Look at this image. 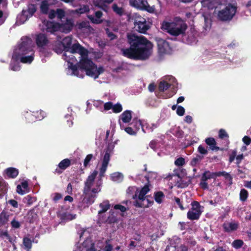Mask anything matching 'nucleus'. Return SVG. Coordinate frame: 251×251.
<instances>
[{"mask_svg":"<svg viewBox=\"0 0 251 251\" xmlns=\"http://www.w3.org/2000/svg\"><path fill=\"white\" fill-rule=\"evenodd\" d=\"M93 157L92 154H89L86 156L84 161V166L86 167L89 164V162Z\"/></svg>","mask_w":251,"mask_h":251,"instance_id":"obj_49","label":"nucleus"},{"mask_svg":"<svg viewBox=\"0 0 251 251\" xmlns=\"http://www.w3.org/2000/svg\"><path fill=\"white\" fill-rule=\"evenodd\" d=\"M116 220H117L116 218L114 216H112L111 217V216L108 217V218H107V219L106 220V222L109 223H112L115 222L116 221Z\"/></svg>","mask_w":251,"mask_h":251,"instance_id":"obj_62","label":"nucleus"},{"mask_svg":"<svg viewBox=\"0 0 251 251\" xmlns=\"http://www.w3.org/2000/svg\"><path fill=\"white\" fill-rule=\"evenodd\" d=\"M154 197L156 202L161 203L164 198V195L162 192L159 191L154 193Z\"/></svg>","mask_w":251,"mask_h":251,"instance_id":"obj_35","label":"nucleus"},{"mask_svg":"<svg viewBox=\"0 0 251 251\" xmlns=\"http://www.w3.org/2000/svg\"><path fill=\"white\" fill-rule=\"evenodd\" d=\"M215 0H202L201 1L202 10L204 11L206 9H212L215 7Z\"/></svg>","mask_w":251,"mask_h":251,"instance_id":"obj_24","label":"nucleus"},{"mask_svg":"<svg viewBox=\"0 0 251 251\" xmlns=\"http://www.w3.org/2000/svg\"><path fill=\"white\" fill-rule=\"evenodd\" d=\"M217 176L216 173H212L209 171H205L202 176L201 179L203 180H207L209 179L215 178Z\"/></svg>","mask_w":251,"mask_h":251,"instance_id":"obj_32","label":"nucleus"},{"mask_svg":"<svg viewBox=\"0 0 251 251\" xmlns=\"http://www.w3.org/2000/svg\"><path fill=\"white\" fill-rule=\"evenodd\" d=\"M158 52L160 55L170 54L172 52V49L168 43L164 40L158 38L156 39Z\"/></svg>","mask_w":251,"mask_h":251,"instance_id":"obj_15","label":"nucleus"},{"mask_svg":"<svg viewBox=\"0 0 251 251\" xmlns=\"http://www.w3.org/2000/svg\"><path fill=\"white\" fill-rule=\"evenodd\" d=\"M33 113L35 116V120H41L46 116V113L41 110L33 112Z\"/></svg>","mask_w":251,"mask_h":251,"instance_id":"obj_38","label":"nucleus"},{"mask_svg":"<svg viewBox=\"0 0 251 251\" xmlns=\"http://www.w3.org/2000/svg\"><path fill=\"white\" fill-rule=\"evenodd\" d=\"M113 107V103L111 102H107L103 103V112L107 111L112 109Z\"/></svg>","mask_w":251,"mask_h":251,"instance_id":"obj_48","label":"nucleus"},{"mask_svg":"<svg viewBox=\"0 0 251 251\" xmlns=\"http://www.w3.org/2000/svg\"><path fill=\"white\" fill-rule=\"evenodd\" d=\"M66 193L68 194H72L73 192L72 186L71 183H69L66 189Z\"/></svg>","mask_w":251,"mask_h":251,"instance_id":"obj_64","label":"nucleus"},{"mask_svg":"<svg viewBox=\"0 0 251 251\" xmlns=\"http://www.w3.org/2000/svg\"><path fill=\"white\" fill-rule=\"evenodd\" d=\"M43 29L48 32L53 33L57 31H60L64 33L69 32L73 28L74 22L72 19H67L65 23L60 24L48 21L43 22Z\"/></svg>","mask_w":251,"mask_h":251,"instance_id":"obj_6","label":"nucleus"},{"mask_svg":"<svg viewBox=\"0 0 251 251\" xmlns=\"http://www.w3.org/2000/svg\"><path fill=\"white\" fill-rule=\"evenodd\" d=\"M134 19V25L139 32L145 33L150 28L149 25L147 23L146 19L137 14L133 16Z\"/></svg>","mask_w":251,"mask_h":251,"instance_id":"obj_12","label":"nucleus"},{"mask_svg":"<svg viewBox=\"0 0 251 251\" xmlns=\"http://www.w3.org/2000/svg\"><path fill=\"white\" fill-rule=\"evenodd\" d=\"M102 13L100 11H97L95 13V17H94L92 15H89L88 16V18L91 20V21L94 24H100L102 22V20L100 19L102 16Z\"/></svg>","mask_w":251,"mask_h":251,"instance_id":"obj_27","label":"nucleus"},{"mask_svg":"<svg viewBox=\"0 0 251 251\" xmlns=\"http://www.w3.org/2000/svg\"><path fill=\"white\" fill-rule=\"evenodd\" d=\"M176 80L175 77L172 76H166L163 78L159 84V90L160 91H164L166 90L169 87L172 86L173 89L172 94L166 96V98L171 97L176 93Z\"/></svg>","mask_w":251,"mask_h":251,"instance_id":"obj_8","label":"nucleus"},{"mask_svg":"<svg viewBox=\"0 0 251 251\" xmlns=\"http://www.w3.org/2000/svg\"><path fill=\"white\" fill-rule=\"evenodd\" d=\"M112 9L116 13L120 15H121L123 13V9L118 7L116 4H113Z\"/></svg>","mask_w":251,"mask_h":251,"instance_id":"obj_46","label":"nucleus"},{"mask_svg":"<svg viewBox=\"0 0 251 251\" xmlns=\"http://www.w3.org/2000/svg\"><path fill=\"white\" fill-rule=\"evenodd\" d=\"M127 37L130 47L122 50L125 56L131 59H146L151 55L152 44L144 37L129 33Z\"/></svg>","mask_w":251,"mask_h":251,"instance_id":"obj_2","label":"nucleus"},{"mask_svg":"<svg viewBox=\"0 0 251 251\" xmlns=\"http://www.w3.org/2000/svg\"><path fill=\"white\" fill-rule=\"evenodd\" d=\"M112 110L114 113H120L122 111L123 107L120 103H117L114 105L113 104V107Z\"/></svg>","mask_w":251,"mask_h":251,"instance_id":"obj_42","label":"nucleus"},{"mask_svg":"<svg viewBox=\"0 0 251 251\" xmlns=\"http://www.w3.org/2000/svg\"><path fill=\"white\" fill-rule=\"evenodd\" d=\"M238 223L235 221L226 222L223 225V227L226 232H231L236 230L238 227Z\"/></svg>","mask_w":251,"mask_h":251,"instance_id":"obj_21","label":"nucleus"},{"mask_svg":"<svg viewBox=\"0 0 251 251\" xmlns=\"http://www.w3.org/2000/svg\"><path fill=\"white\" fill-rule=\"evenodd\" d=\"M206 180H203L202 179H201V182L200 183L201 187L203 189H207L208 188L207 183L206 182Z\"/></svg>","mask_w":251,"mask_h":251,"instance_id":"obj_61","label":"nucleus"},{"mask_svg":"<svg viewBox=\"0 0 251 251\" xmlns=\"http://www.w3.org/2000/svg\"><path fill=\"white\" fill-rule=\"evenodd\" d=\"M24 201L28 204H31L35 201V199L34 198H33L30 196L28 195L24 198Z\"/></svg>","mask_w":251,"mask_h":251,"instance_id":"obj_53","label":"nucleus"},{"mask_svg":"<svg viewBox=\"0 0 251 251\" xmlns=\"http://www.w3.org/2000/svg\"><path fill=\"white\" fill-rule=\"evenodd\" d=\"M248 196V193L247 190L243 189L241 190L240 193V199L242 201H245Z\"/></svg>","mask_w":251,"mask_h":251,"instance_id":"obj_43","label":"nucleus"},{"mask_svg":"<svg viewBox=\"0 0 251 251\" xmlns=\"http://www.w3.org/2000/svg\"><path fill=\"white\" fill-rule=\"evenodd\" d=\"M161 28L167 31L171 35L177 36L185 32L187 25L181 19L176 18L172 22H163Z\"/></svg>","mask_w":251,"mask_h":251,"instance_id":"obj_5","label":"nucleus"},{"mask_svg":"<svg viewBox=\"0 0 251 251\" xmlns=\"http://www.w3.org/2000/svg\"><path fill=\"white\" fill-rule=\"evenodd\" d=\"M203 16L204 18V21L205 23V29L208 28L211 25V16L209 14L206 15L203 14Z\"/></svg>","mask_w":251,"mask_h":251,"instance_id":"obj_41","label":"nucleus"},{"mask_svg":"<svg viewBox=\"0 0 251 251\" xmlns=\"http://www.w3.org/2000/svg\"><path fill=\"white\" fill-rule=\"evenodd\" d=\"M243 244V242L241 240H235L232 244V246L235 249L241 248Z\"/></svg>","mask_w":251,"mask_h":251,"instance_id":"obj_47","label":"nucleus"},{"mask_svg":"<svg viewBox=\"0 0 251 251\" xmlns=\"http://www.w3.org/2000/svg\"><path fill=\"white\" fill-rule=\"evenodd\" d=\"M110 178L114 181L120 182L123 179V175L119 172H116L111 175Z\"/></svg>","mask_w":251,"mask_h":251,"instance_id":"obj_31","label":"nucleus"},{"mask_svg":"<svg viewBox=\"0 0 251 251\" xmlns=\"http://www.w3.org/2000/svg\"><path fill=\"white\" fill-rule=\"evenodd\" d=\"M62 198V195L59 193H54L52 195V199L54 201H56Z\"/></svg>","mask_w":251,"mask_h":251,"instance_id":"obj_57","label":"nucleus"},{"mask_svg":"<svg viewBox=\"0 0 251 251\" xmlns=\"http://www.w3.org/2000/svg\"><path fill=\"white\" fill-rule=\"evenodd\" d=\"M75 214H70L69 213H65L63 215V217L64 218V219L70 220H72L73 219H75Z\"/></svg>","mask_w":251,"mask_h":251,"instance_id":"obj_52","label":"nucleus"},{"mask_svg":"<svg viewBox=\"0 0 251 251\" xmlns=\"http://www.w3.org/2000/svg\"><path fill=\"white\" fill-rule=\"evenodd\" d=\"M23 245L25 249L29 250L32 247V242L30 239L27 237H24L23 239Z\"/></svg>","mask_w":251,"mask_h":251,"instance_id":"obj_39","label":"nucleus"},{"mask_svg":"<svg viewBox=\"0 0 251 251\" xmlns=\"http://www.w3.org/2000/svg\"><path fill=\"white\" fill-rule=\"evenodd\" d=\"M36 9L33 5H29L27 9L23 10L22 13L18 15L17 23L18 24H24L33 15Z\"/></svg>","mask_w":251,"mask_h":251,"instance_id":"obj_13","label":"nucleus"},{"mask_svg":"<svg viewBox=\"0 0 251 251\" xmlns=\"http://www.w3.org/2000/svg\"><path fill=\"white\" fill-rule=\"evenodd\" d=\"M75 26L77 29L82 32H87L90 31L89 23L88 22L77 23Z\"/></svg>","mask_w":251,"mask_h":251,"instance_id":"obj_25","label":"nucleus"},{"mask_svg":"<svg viewBox=\"0 0 251 251\" xmlns=\"http://www.w3.org/2000/svg\"><path fill=\"white\" fill-rule=\"evenodd\" d=\"M25 118L27 119V120L29 122H34L35 120V116H34V114L30 112H26L25 114Z\"/></svg>","mask_w":251,"mask_h":251,"instance_id":"obj_44","label":"nucleus"},{"mask_svg":"<svg viewBox=\"0 0 251 251\" xmlns=\"http://www.w3.org/2000/svg\"><path fill=\"white\" fill-rule=\"evenodd\" d=\"M243 142L246 145H249L251 142V139L250 137H249L247 136H245L242 139Z\"/></svg>","mask_w":251,"mask_h":251,"instance_id":"obj_59","label":"nucleus"},{"mask_svg":"<svg viewBox=\"0 0 251 251\" xmlns=\"http://www.w3.org/2000/svg\"><path fill=\"white\" fill-rule=\"evenodd\" d=\"M176 113L179 116H182L185 113V109L181 106H178L176 109Z\"/></svg>","mask_w":251,"mask_h":251,"instance_id":"obj_51","label":"nucleus"},{"mask_svg":"<svg viewBox=\"0 0 251 251\" xmlns=\"http://www.w3.org/2000/svg\"><path fill=\"white\" fill-rule=\"evenodd\" d=\"M113 0H93V3L94 6L106 11L107 5L112 3Z\"/></svg>","mask_w":251,"mask_h":251,"instance_id":"obj_18","label":"nucleus"},{"mask_svg":"<svg viewBox=\"0 0 251 251\" xmlns=\"http://www.w3.org/2000/svg\"><path fill=\"white\" fill-rule=\"evenodd\" d=\"M93 105L100 111L103 112V102L100 100H95L93 101Z\"/></svg>","mask_w":251,"mask_h":251,"instance_id":"obj_40","label":"nucleus"},{"mask_svg":"<svg viewBox=\"0 0 251 251\" xmlns=\"http://www.w3.org/2000/svg\"><path fill=\"white\" fill-rule=\"evenodd\" d=\"M198 151L200 154L198 155L196 157L194 158L193 161L196 162L201 160L204 157L208 154V150L207 148L203 147L202 145H200L198 148Z\"/></svg>","mask_w":251,"mask_h":251,"instance_id":"obj_20","label":"nucleus"},{"mask_svg":"<svg viewBox=\"0 0 251 251\" xmlns=\"http://www.w3.org/2000/svg\"><path fill=\"white\" fill-rule=\"evenodd\" d=\"M0 236L3 239H6L11 242L10 237L9 236L7 232L4 230H1L0 231Z\"/></svg>","mask_w":251,"mask_h":251,"instance_id":"obj_50","label":"nucleus"},{"mask_svg":"<svg viewBox=\"0 0 251 251\" xmlns=\"http://www.w3.org/2000/svg\"><path fill=\"white\" fill-rule=\"evenodd\" d=\"M7 176L11 178H15L18 175V171L14 168H9L5 170Z\"/></svg>","mask_w":251,"mask_h":251,"instance_id":"obj_30","label":"nucleus"},{"mask_svg":"<svg viewBox=\"0 0 251 251\" xmlns=\"http://www.w3.org/2000/svg\"><path fill=\"white\" fill-rule=\"evenodd\" d=\"M114 209L116 210H120L121 212H125L126 211V208L121 205L116 204L114 206Z\"/></svg>","mask_w":251,"mask_h":251,"instance_id":"obj_58","label":"nucleus"},{"mask_svg":"<svg viewBox=\"0 0 251 251\" xmlns=\"http://www.w3.org/2000/svg\"><path fill=\"white\" fill-rule=\"evenodd\" d=\"M130 4L134 7L141 10H145L151 13H156L154 6H151L146 0H130Z\"/></svg>","mask_w":251,"mask_h":251,"instance_id":"obj_10","label":"nucleus"},{"mask_svg":"<svg viewBox=\"0 0 251 251\" xmlns=\"http://www.w3.org/2000/svg\"><path fill=\"white\" fill-rule=\"evenodd\" d=\"M132 119V111L130 110L125 111L120 116L119 123L121 129L124 128V124L129 123Z\"/></svg>","mask_w":251,"mask_h":251,"instance_id":"obj_16","label":"nucleus"},{"mask_svg":"<svg viewBox=\"0 0 251 251\" xmlns=\"http://www.w3.org/2000/svg\"><path fill=\"white\" fill-rule=\"evenodd\" d=\"M8 220V215L5 211H2L0 214V226L5 225Z\"/></svg>","mask_w":251,"mask_h":251,"instance_id":"obj_34","label":"nucleus"},{"mask_svg":"<svg viewBox=\"0 0 251 251\" xmlns=\"http://www.w3.org/2000/svg\"><path fill=\"white\" fill-rule=\"evenodd\" d=\"M97 174V171H94L88 176L85 182L83 195L81 198V201H80L78 205L80 208L88 207L90 205L93 203L96 197V194L100 191L101 180H95Z\"/></svg>","mask_w":251,"mask_h":251,"instance_id":"obj_3","label":"nucleus"},{"mask_svg":"<svg viewBox=\"0 0 251 251\" xmlns=\"http://www.w3.org/2000/svg\"><path fill=\"white\" fill-rule=\"evenodd\" d=\"M134 130L136 131V132L138 130H139L140 127H142V131L145 133V126L146 124V121L145 120H134Z\"/></svg>","mask_w":251,"mask_h":251,"instance_id":"obj_26","label":"nucleus"},{"mask_svg":"<svg viewBox=\"0 0 251 251\" xmlns=\"http://www.w3.org/2000/svg\"><path fill=\"white\" fill-rule=\"evenodd\" d=\"M205 142L212 151H218L219 150V148L216 146V141L213 138H207L205 139Z\"/></svg>","mask_w":251,"mask_h":251,"instance_id":"obj_28","label":"nucleus"},{"mask_svg":"<svg viewBox=\"0 0 251 251\" xmlns=\"http://www.w3.org/2000/svg\"><path fill=\"white\" fill-rule=\"evenodd\" d=\"M192 208L187 213V218L191 220L198 219L201 214V207L197 201L192 202Z\"/></svg>","mask_w":251,"mask_h":251,"instance_id":"obj_14","label":"nucleus"},{"mask_svg":"<svg viewBox=\"0 0 251 251\" xmlns=\"http://www.w3.org/2000/svg\"><path fill=\"white\" fill-rule=\"evenodd\" d=\"M219 136L221 138H224L225 137H228V135L224 129H221L219 130Z\"/></svg>","mask_w":251,"mask_h":251,"instance_id":"obj_56","label":"nucleus"},{"mask_svg":"<svg viewBox=\"0 0 251 251\" xmlns=\"http://www.w3.org/2000/svg\"><path fill=\"white\" fill-rule=\"evenodd\" d=\"M55 16H57L59 19H61L65 16V12L61 9H57L56 11L50 9L49 12V17L50 19H53Z\"/></svg>","mask_w":251,"mask_h":251,"instance_id":"obj_22","label":"nucleus"},{"mask_svg":"<svg viewBox=\"0 0 251 251\" xmlns=\"http://www.w3.org/2000/svg\"><path fill=\"white\" fill-rule=\"evenodd\" d=\"M11 226L13 227L17 228L20 227V223L19 222L14 220L11 222Z\"/></svg>","mask_w":251,"mask_h":251,"instance_id":"obj_60","label":"nucleus"},{"mask_svg":"<svg viewBox=\"0 0 251 251\" xmlns=\"http://www.w3.org/2000/svg\"><path fill=\"white\" fill-rule=\"evenodd\" d=\"M114 147V146L113 144H110L108 145L107 150L105 153V154L102 159L101 164L99 169L100 176V177L104 176V174L107 169V167L110 160V154L112 152Z\"/></svg>","mask_w":251,"mask_h":251,"instance_id":"obj_11","label":"nucleus"},{"mask_svg":"<svg viewBox=\"0 0 251 251\" xmlns=\"http://www.w3.org/2000/svg\"><path fill=\"white\" fill-rule=\"evenodd\" d=\"M36 43L38 47L40 49V51H42V50L48 46L49 40L45 34H39L36 36Z\"/></svg>","mask_w":251,"mask_h":251,"instance_id":"obj_17","label":"nucleus"},{"mask_svg":"<svg viewBox=\"0 0 251 251\" xmlns=\"http://www.w3.org/2000/svg\"><path fill=\"white\" fill-rule=\"evenodd\" d=\"M89 7L88 5H83L79 8L73 11V13L83 14L89 11Z\"/></svg>","mask_w":251,"mask_h":251,"instance_id":"obj_37","label":"nucleus"},{"mask_svg":"<svg viewBox=\"0 0 251 251\" xmlns=\"http://www.w3.org/2000/svg\"><path fill=\"white\" fill-rule=\"evenodd\" d=\"M236 11V7L231 4H228L225 5L218 12V18L223 21L230 20L235 14Z\"/></svg>","mask_w":251,"mask_h":251,"instance_id":"obj_9","label":"nucleus"},{"mask_svg":"<svg viewBox=\"0 0 251 251\" xmlns=\"http://www.w3.org/2000/svg\"><path fill=\"white\" fill-rule=\"evenodd\" d=\"M65 118L67 119L68 126L69 127L72 126L73 123V119H72L71 115L67 114L65 116Z\"/></svg>","mask_w":251,"mask_h":251,"instance_id":"obj_55","label":"nucleus"},{"mask_svg":"<svg viewBox=\"0 0 251 251\" xmlns=\"http://www.w3.org/2000/svg\"><path fill=\"white\" fill-rule=\"evenodd\" d=\"M71 164V161L69 159H65L62 160L58 164V167L62 170H65Z\"/></svg>","mask_w":251,"mask_h":251,"instance_id":"obj_36","label":"nucleus"},{"mask_svg":"<svg viewBox=\"0 0 251 251\" xmlns=\"http://www.w3.org/2000/svg\"><path fill=\"white\" fill-rule=\"evenodd\" d=\"M71 36L65 37L58 47L55 45L54 48L57 53L62 52L66 50L63 53V59L68 63L66 73L68 75H75L82 78L84 75L83 71L86 74L95 79L104 72L101 66H97L88 58V51L78 43H75L72 46Z\"/></svg>","mask_w":251,"mask_h":251,"instance_id":"obj_1","label":"nucleus"},{"mask_svg":"<svg viewBox=\"0 0 251 251\" xmlns=\"http://www.w3.org/2000/svg\"><path fill=\"white\" fill-rule=\"evenodd\" d=\"M122 129H124L127 134L130 135H135L136 134V131L134 129H132L131 127H126L124 126V128Z\"/></svg>","mask_w":251,"mask_h":251,"instance_id":"obj_45","label":"nucleus"},{"mask_svg":"<svg viewBox=\"0 0 251 251\" xmlns=\"http://www.w3.org/2000/svg\"><path fill=\"white\" fill-rule=\"evenodd\" d=\"M113 0H93V3L94 6L106 11L107 5L112 3Z\"/></svg>","mask_w":251,"mask_h":251,"instance_id":"obj_19","label":"nucleus"},{"mask_svg":"<svg viewBox=\"0 0 251 251\" xmlns=\"http://www.w3.org/2000/svg\"><path fill=\"white\" fill-rule=\"evenodd\" d=\"M150 189L148 185H145L142 189H137L133 198L135 200L134 205L138 207H148L151 205L153 201L148 199L146 195L149 192Z\"/></svg>","mask_w":251,"mask_h":251,"instance_id":"obj_7","label":"nucleus"},{"mask_svg":"<svg viewBox=\"0 0 251 251\" xmlns=\"http://www.w3.org/2000/svg\"><path fill=\"white\" fill-rule=\"evenodd\" d=\"M50 0H44L42 1L40 9L42 13L47 14L49 15V12L50 11L49 9V1Z\"/></svg>","mask_w":251,"mask_h":251,"instance_id":"obj_29","label":"nucleus"},{"mask_svg":"<svg viewBox=\"0 0 251 251\" xmlns=\"http://www.w3.org/2000/svg\"><path fill=\"white\" fill-rule=\"evenodd\" d=\"M184 163H185L184 159L182 157L178 158L175 162V165L176 166H181L183 165L184 164Z\"/></svg>","mask_w":251,"mask_h":251,"instance_id":"obj_54","label":"nucleus"},{"mask_svg":"<svg viewBox=\"0 0 251 251\" xmlns=\"http://www.w3.org/2000/svg\"><path fill=\"white\" fill-rule=\"evenodd\" d=\"M31 41L27 39L23 41L16 48L13 53L10 69L13 71H18L20 69L19 61L23 63H31L33 60L34 52L29 44Z\"/></svg>","mask_w":251,"mask_h":251,"instance_id":"obj_4","label":"nucleus"},{"mask_svg":"<svg viewBox=\"0 0 251 251\" xmlns=\"http://www.w3.org/2000/svg\"><path fill=\"white\" fill-rule=\"evenodd\" d=\"M175 201L176 203L178 204L179 207L181 210H184V208L183 207L182 203H181L180 200L178 198H175Z\"/></svg>","mask_w":251,"mask_h":251,"instance_id":"obj_63","label":"nucleus"},{"mask_svg":"<svg viewBox=\"0 0 251 251\" xmlns=\"http://www.w3.org/2000/svg\"><path fill=\"white\" fill-rule=\"evenodd\" d=\"M100 207L101 209L99 211V216L102 213L106 211L110 207L109 202L108 201H104L100 204Z\"/></svg>","mask_w":251,"mask_h":251,"instance_id":"obj_33","label":"nucleus"},{"mask_svg":"<svg viewBox=\"0 0 251 251\" xmlns=\"http://www.w3.org/2000/svg\"><path fill=\"white\" fill-rule=\"evenodd\" d=\"M17 192L20 195H24L29 192L28 182L26 180L23 181L21 185L17 187Z\"/></svg>","mask_w":251,"mask_h":251,"instance_id":"obj_23","label":"nucleus"}]
</instances>
